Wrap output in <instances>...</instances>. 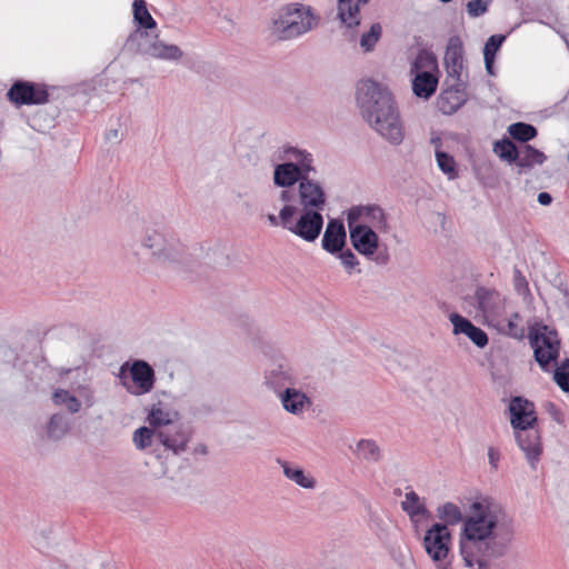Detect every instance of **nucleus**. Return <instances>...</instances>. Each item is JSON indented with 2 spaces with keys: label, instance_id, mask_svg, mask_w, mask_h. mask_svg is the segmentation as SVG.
I'll list each match as a JSON object with an SVG mask.
<instances>
[{
  "label": "nucleus",
  "instance_id": "nucleus-21",
  "mask_svg": "<svg viewBox=\"0 0 569 569\" xmlns=\"http://www.w3.org/2000/svg\"><path fill=\"white\" fill-rule=\"evenodd\" d=\"M475 299L477 300L478 309L486 317H495L501 310V297L496 290L480 287L476 290Z\"/></svg>",
  "mask_w": 569,
  "mask_h": 569
},
{
  "label": "nucleus",
  "instance_id": "nucleus-35",
  "mask_svg": "<svg viewBox=\"0 0 569 569\" xmlns=\"http://www.w3.org/2000/svg\"><path fill=\"white\" fill-rule=\"evenodd\" d=\"M436 68H437V61H436L435 56L427 50H421L417 54V57L411 66V72L418 73L423 70H428L429 72H432V70H435Z\"/></svg>",
  "mask_w": 569,
  "mask_h": 569
},
{
  "label": "nucleus",
  "instance_id": "nucleus-2",
  "mask_svg": "<svg viewBox=\"0 0 569 569\" xmlns=\"http://www.w3.org/2000/svg\"><path fill=\"white\" fill-rule=\"evenodd\" d=\"M357 101L363 119L385 140L399 146L405 139V126L390 90L376 81H361Z\"/></svg>",
  "mask_w": 569,
  "mask_h": 569
},
{
  "label": "nucleus",
  "instance_id": "nucleus-39",
  "mask_svg": "<svg viewBox=\"0 0 569 569\" xmlns=\"http://www.w3.org/2000/svg\"><path fill=\"white\" fill-rule=\"evenodd\" d=\"M153 439L156 438V429L152 430L148 427H140L133 432V442L138 449H146L151 446Z\"/></svg>",
  "mask_w": 569,
  "mask_h": 569
},
{
  "label": "nucleus",
  "instance_id": "nucleus-3",
  "mask_svg": "<svg viewBox=\"0 0 569 569\" xmlns=\"http://www.w3.org/2000/svg\"><path fill=\"white\" fill-rule=\"evenodd\" d=\"M509 411L516 441L525 452L528 462L535 468L542 452L540 432L536 426L535 406L527 399L515 397L510 401Z\"/></svg>",
  "mask_w": 569,
  "mask_h": 569
},
{
  "label": "nucleus",
  "instance_id": "nucleus-31",
  "mask_svg": "<svg viewBox=\"0 0 569 569\" xmlns=\"http://www.w3.org/2000/svg\"><path fill=\"white\" fill-rule=\"evenodd\" d=\"M353 452L359 459L373 463L380 461L382 457L380 447L372 439L359 440Z\"/></svg>",
  "mask_w": 569,
  "mask_h": 569
},
{
  "label": "nucleus",
  "instance_id": "nucleus-51",
  "mask_svg": "<svg viewBox=\"0 0 569 569\" xmlns=\"http://www.w3.org/2000/svg\"><path fill=\"white\" fill-rule=\"evenodd\" d=\"M117 136H118L117 130H113V131H110V132L108 133L107 138H108V139H111V137L117 138Z\"/></svg>",
  "mask_w": 569,
  "mask_h": 569
},
{
  "label": "nucleus",
  "instance_id": "nucleus-27",
  "mask_svg": "<svg viewBox=\"0 0 569 569\" xmlns=\"http://www.w3.org/2000/svg\"><path fill=\"white\" fill-rule=\"evenodd\" d=\"M70 429V419L64 413L57 412L50 417L46 427V435L48 439L57 441L67 436Z\"/></svg>",
  "mask_w": 569,
  "mask_h": 569
},
{
  "label": "nucleus",
  "instance_id": "nucleus-24",
  "mask_svg": "<svg viewBox=\"0 0 569 569\" xmlns=\"http://www.w3.org/2000/svg\"><path fill=\"white\" fill-rule=\"evenodd\" d=\"M278 463L282 468L284 477L297 486L305 489H313L316 487V479L310 473H307L301 467L280 459L278 460Z\"/></svg>",
  "mask_w": 569,
  "mask_h": 569
},
{
  "label": "nucleus",
  "instance_id": "nucleus-16",
  "mask_svg": "<svg viewBox=\"0 0 569 569\" xmlns=\"http://www.w3.org/2000/svg\"><path fill=\"white\" fill-rule=\"evenodd\" d=\"M536 361L543 370H548L551 361H555L559 353V342L556 335L540 333L532 338Z\"/></svg>",
  "mask_w": 569,
  "mask_h": 569
},
{
  "label": "nucleus",
  "instance_id": "nucleus-6",
  "mask_svg": "<svg viewBox=\"0 0 569 569\" xmlns=\"http://www.w3.org/2000/svg\"><path fill=\"white\" fill-rule=\"evenodd\" d=\"M315 26L316 20L309 8L287 6L272 18L270 32L277 40H290L308 32Z\"/></svg>",
  "mask_w": 569,
  "mask_h": 569
},
{
  "label": "nucleus",
  "instance_id": "nucleus-20",
  "mask_svg": "<svg viewBox=\"0 0 569 569\" xmlns=\"http://www.w3.org/2000/svg\"><path fill=\"white\" fill-rule=\"evenodd\" d=\"M347 241V232L340 220L331 219L325 229L322 237V248L331 254L340 252Z\"/></svg>",
  "mask_w": 569,
  "mask_h": 569
},
{
  "label": "nucleus",
  "instance_id": "nucleus-18",
  "mask_svg": "<svg viewBox=\"0 0 569 569\" xmlns=\"http://www.w3.org/2000/svg\"><path fill=\"white\" fill-rule=\"evenodd\" d=\"M445 66L448 77L453 81H460L463 69V44L459 37L453 36L449 39L446 53Z\"/></svg>",
  "mask_w": 569,
  "mask_h": 569
},
{
  "label": "nucleus",
  "instance_id": "nucleus-32",
  "mask_svg": "<svg viewBox=\"0 0 569 569\" xmlns=\"http://www.w3.org/2000/svg\"><path fill=\"white\" fill-rule=\"evenodd\" d=\"M133 20L140 27L146 29H154L156 20L150 14L144 0H134L133 2Z\"/></svg>",
  "mask_w": 569,
  "mask_h": 569
},
{
  "label": "nucleus",
  "instance_id": "nucleus-13",
  "mask_svg": "<svg viewBox=\"0 0 569 569\" xmlns=\"http://www.w3.org/2000/svg\"><path fill=\"white\" fill-rule=\"evenodd\" d=\"M347 222L348 224L356 222L357 224L371 226L372 230L377 229L385 232L389 229L385 211L376 204L350 208L347 213Z\"/></svg>",
  "mask_w": 569,
  "mask_h": 569
},
{
  "label": "nucleus",
  "instance_id": "nucleus-1",
  "mask_svg": "<svg viewBox=\"0 0 569 569\" xmlns=\"http://www.w3.org/2000/svg\"><path fill=\"white\" fill-rule=\"evenodd\" d=\"M436 512L439 521L433 525H445L450 529V526L460 523L458 551L465 567L489 569L493 560L508 553L515 531L498 506L477 500L465 513L458 505L447 501L439 505Z\"/></svg>",
  "mask_w": 569,
  "mask_h": 569
},
{
  "label": "nucleus",
  "instance_id": "nucleus-43",
  "mask_svg": "<svg viewBox=\"0 0 569 569\" xmlns=\"http://www.w3.org/2000/svg\"><path fill=\"white\" fill-rule=\"evenodd\" d=\"M491 0H470L467 6V13L471 18H478L485 14L490 6Z\"/></svg>",
  "mask_w": 569,
  "mask_h": 569
},
{
  "label": "nucleus",
  "instance_id": "nucleus-46",
  "mask_svg": "<svg viewBox=\"0 0 569 569\" xmlns=\"http://www.w3.org/2000/svg\"><path fill=\"white\" fill-rule=\"evenodd\" d=\"M342 266L349 271L353 269L359 262L355 253L350 249L341 250L337 253Z\"/></svg>",
  "mask_w": 569,
  "mask_h": 569
},
{
  "label": "nucleus",
  "instance_id": "nucleus-48",
  "mask_svg": "<svg viewBox=\"0 0 569 569\" xmlns=\"http://www.w3.org/2000/svg\"><path fill=\"white\" fill-rule=\"evenodd\" d=\"M552 201V197L548 192H540L538 194V202L542 206H548Z\"/></svg>",
  "mask_w": 569,
  "mask_h": 569
},
{
  "label": "nucleus",
  "instance_id": "nucleus-33",
  "mask_svg": "<svg viewBox=\"0 0 569 569\" xmlns=\"http://www.w3.org/2000/svg\"><path fill=\"white\" fill-rule=\"evenodd\" d=\"M546 160V156L543 152L538 149L526 144L523 150L519 152V157L517 159V164L519 167H532L533 164H541Z\"/></svg>",
  "mask_w": 569,
  "mask_h": 569
},
{
  "label": "nucleus",
  "instance_id": "nucleus-10",
  "mask_svg": "<svg viewBox=\"0 0 569 569\" xmlns=\"http://www.w3.org/2000/svg\"><path fill=\"white\" fill-rule=\"evenodd\" d=\"M118 377L126 390L134 396L150 392L156 382L154 370L144 360H134L131 365L123 363Z\"/></svg>",
  "mask_w": 569,
  "mask_h": 569
},
{
  "label": "nucleus",
  "instance_id": "nucleus-44",
  "mask_svg": "<svg viewBox=\"0 0 569 569\" xmlns=\"http://www.w3.org/2000/svg\"><path fill=\"white\" fill-rule=\"evenodd\" d=\"M505 40L506 37L502 34L491 36L485 43L483 56H489L495 59L497 51L499 50Z\"/></svg>",
  "mask_w": 569,
  "mask_h": 569
},
{
  "label": "nucleus",
  "instance_id": "nucleus-14",
  "mask_svg": "<svg viewBox=\"0 0 569 569\" xmlns=\"http://www.w3.org/2000/svg\"><path fill=\"white\" fill-rule=\"evenodd\" d=\"M156 438L166 449L180 455L186 451L191 433L182 425L177 423L156 430Z\"/></svg>",
  "mask_w": 569,
  "mask_h": 569
},
{
  "label": "nucleus",
  "instance_id": "nucleus-5",
  "mask_svg": "<svg viewBox=\"0 0 569 569\" xmlns=\"http://www.w3.org/2000/svg\"><path fill=\"white\" fill-rule=\"evenodd\" d=\"M141 250H147L158 263L172 266L183 260L182 244L171 236L153 228H146L132 244V252L141 259Z\"/></svg>",
  "mask_w": 569,
  "mask_h": 569
},
{
  "label": "nucleus",
  "instance_id": "nucleus-7",
  "mask_svg": "<svg viewBox=\"0 0 569 569\" xmlns=\"http://www.w3.org/2000/svg\"><path fill=\"white\" fill-rule=\"evenodd\" d=\"M277 199L281 206L321 212L327 203V193L321 182L303 177L296 189H282Z\"/></svg>",
  "mask_w": 569,
  "mask_h": 569
},
{
  "label": "nucleus",
  "instance_id": "nucleus-49",
  "mask_svg": "<svg viewBox=\"0 0 569 569\" xmlns=\"http://www.w3.org/2000/svg\"><path fill=\"white\" fill-rule=\"evenodd\" d=\"M486 70L489 74H493L492 67L495 59L489 56H483Z\"/></svg>",
  "mask_w": 569,
  "mask_h": 569
},
{
  "label": "nucleus",
  "instance_id": "nucleus-41",
  "mask_svg": "<svg viewBox=\"0 0 569 569\" xmlns=\"http://www.w3.org/2000/svg\"><path fill=\"white\" fill-rule=\"evenodd\" d=\"M503 331L510 337L522 338L525 335V329L521 325V317L518 313H512L506 320Z\"/></svg>",
  "mask_w": 569,
  "mask_h": 569
},
{
  "label": "nucleus",
  "instance_id": "nucleus-4",
  "mask_svg": "<svg viewBox=\"0 0 569 569\" xmlns=\"http://www.w3.org/2000/svg\"><path fill=\"white\" fill-rule=\"evenodd\" d=\"M271 227H281L298 238L313 242L323 227V217L318 210L297 209L293 206H281L279 213L267 214Z\"/></svg>",
  "mask_w": 569,
  "mask_h": 569
},
{
  "label": "nucleus",
  "instance_id": "nucleus-38",
  "mask_svg": "<svg viewBox=\"0 0 569 569\" xmlns=\"http://www.w3.org/2000/svg\"><path fill=\"white\" fill-rule=\"evenodd\" d=\"M495 152L508 162L517 161L519 152L510 140H502L495 143Z\"/></svg>",
  "mask_w": 569,
  "mask_h": 569
},
{
  "label": "nucleus",
  "instance_id": "nucleus-11",
  "mask_svg": "<svg viewBox=\"0 0 569 569\" xmlns=\"http://www.w3.org/2000/svg\"><path fill=\"white\" fill-rule=\"evenodd\" d=\"M348 227L351 244L357 252L367 258H372L377 264L383 266L388 263L389 254L387 251L379 252L373 257L379 248V237L377 232L371 229V226L352 222L348 224Z\"/></svg>",
  "mask_w": 569,
  "mask_h": 569
},
{
  "label": "nucleus",
  "instance_id": "nucleus-25",
  "mask_svg": "<svg viewBox=\"0 0 569 569\" xmlns=\"http://www.w3.org/2000/svg\"><path fill=\"white\" fill-rule=\"evenodd\" d=\"M437 86L438 79L428 70L416 73L412 80L413 93L423 99L430 98L436 92Z\"/></svg>",
  "mask_w": 569,
  "mask_h": 569
},
{
  "label": "nucleus",
  "instance_id": "nucleus-22",
  "mask_svg": "<svg viewBox=\"0 0 569 569\" xmlns=\"http://www.w3.org/2000/svg\"><path fill=\"white\" fill-rule=\"evenodd\" d=\"M279 397L283 409L291 415H300L311 406L305 392L291 387L286 388Z\"/></svg>",
  "mask_w": 569,
  "mask_h": 569
},
{
  "label": "nucleus",
  "instance_id": "nucleus-40",
  "mask_svg": "<svg viewBox=\"0 0 569 569\" xmlns=\"http://www.w3.org/2000/svg\"><path fill=\"white\" fill-rule=\"evenodd\" d=\"M553 380L562 391L569 392V359H565L561 365L556 368Z\"/></svg>",
  "mask_w": 569,
  "mask_h": 569
},
{
  "label": "nucleus",
  "instance_id": "nucleus-19",
  "mask_svg": "<svg viewBox=\"0 0 569 569\" xmlns=\"http://www.w3.org/2000/svg\"><path fill=\"white\" fill-rule=\"evenodd\" d=\"M449 320L453 327L452 333L455 336H467L478 348H485L488 345L487 333L479 327H476L469 319L452 312L449 315Z\"/></svg>",
  "mask_w": 569,
  "mask_h": 569
},
{
  "label": "nucleus",
  "instance_id": "nucleus-15",
  "mask_svg": "<svg viewBox=\"0 0 569 569\" xmlns=\"http://www.w3.org/2000/svg\"><path fill=\"white\" fill-rule=\"evenodd\" d=\"M8 97L17 104H41L48 101L44 88L30 82H16L9 90Z\"/></svg>",
  "mask_w": 569,
  "mask_h": 569
},
{
  "label": "nucleus",
  "instance_id": "nucleus-17",
  "mask_svg": "<svg viewBox=\"0 0 569 569\" xmlns=\"http://www.w3.org/2000/svg\"><path fill=\"white\" fill-rule=\"evenodd\" d=\"M467 99L466 86L460 79V81H455L450 88L442 90L438 97L437 104L443 114H452L465 104Z\"/></svg>",
  "mask_w": 569,
  "mask_h": 569
},
{
  "label": "nucleus",
  "instance_id": "nucleus-23",
  "mask_svg": "<svg viewBox=\"0 0 569 569\" xmlns=\"http://www.w3.org/2000/svg\"><path fill=\"white\" fill-rule=\"evenodd\" d=\"M303 177L299 176L298 169L288 162L279 163L273 170V183L282 189H296Z\"/></svg>",
  "mask_w": 569,
  "mask_h": 569
},
{
  "label": "nucleus",
  "instance_id": "nucleus-9",
  "mask_svg": "<svg viewBox=\"0 0 569 569\" xmlns=\"http://www.w3.org/2000/svg\"><path fill=\"white\" fill-rule=\"evenodd\" d=\"M126 46H136V52L159 60L178 61L183 56L178 46L168 44L160 40L158 34L151 37L148 31H141L140 29L129 34Z\"/></svg>",
  "mask_w": 569,
  "mask_h": 569
},
{
  "label": "nucleus",
  "instance_id": "nucleus-37",
  "mask_svg": "<svg viewBox=\"0 0 569 569\" xmlns=\"http://www.w3.org/2000/svg\"><path fill=\"white\" fill-rule=\"evenodd\" d=\"M382 34V27L380 23L371 24L369 31L365 32L360 38V47L365 52L373 50L376 43Z\"/></svg>",
  "mask_w": 569,
  "mask_h": 569
},
{
  "label": "nucleus",
  "instance_id": "nucleus-45",
  "mask_svg": "<svg viewBox=\"0 0 569 569\" xmlns=\"http://www.w3.org/2000/svg\"><path fill=\"white\" fill-rule=\"evenodd\" d=\"M513 287L517 293L521 296L529 295L528 281L518 268L513 269Z\"/></svg>",
  "mask_w": 569,
  "mask_h": 569
},
{
  "label": "nucleus",
  "instance_id": "nucleus-12",
  "mask_svg": "<svg viewBox=\"0 0 569 569\" xmlns=\"http://www.w3.org/2000/svg\"><path fill=\"white\" fill-rule=\"evenodd\" d=\"M52 403L57 407H63L70 415L78 413L82 405L89 409L96 403L94 389L89 385H80L76 388V393L57 388L51 396Z\"/></svg>",
  "mask_w": 569,
  "mask_h": 569
},
{
  "label": "nucleus",
  "instance_id": "nucleus-29",
  "mask_svg": "<svg viewBox=\"0 0 569 569\" xmlns=\"http://www.w3.org/2000/svg\"><path fill=\"white\" fill-rule=\"evenodd\" d=\"M401 508L407 512L411 521H416L418 517H425L429 513L426 505L415 491H409L405 495Z\"/></svg>",
  "mask_w": 569,
  "mask_h": 569
},
{
  "label": "nucleus",
  "instance_id": "nucleus-42",
  "mask_svg": "<svg viewBox=\"0 0 569 569\" xmlns=\"http://www.w3.org/2000/svg\"><path fill=\"white\" fill-rule=\"evenodd\" d=\"M437 163L441 171L449 174V178H456L457 172L455 168V159L446 152L437 151Z\"/></svg>",
  "mask_w": 569,
  "mask_h": 569
},
{
  "label": "nucleus",
  "instance_id": "nucleus-47",
  "mask_svg": "<svg viewBox=\"0 0 569 569\" xmlns=\"http://www.w3.org/2000/svg\"><path fill=\"white\" fill-rule=\"evenodd\" d=\"M488 458H489V463L491 465V467L493 469H497L498 468V461L500 459V453L499 451L496 449V448H489L488 449Z\"/></svg>",
  "mask_w": 569,
  "mask_h": 569
},
{
  "label": "nucleus",
  "instance_id": "nucleus-50",
  "mask_svg": "<svg viewBox=\"0 0 569 569\" xmlns=\"http://www.w3.org/2000/svg\"><path fill=\"white\" fill-rule=\"evenodd\" d=\"M207 446L200 443L194 448V453L207 455Z\"/></svg>",
  "mask_w": 569,
  "mask_h": 569
},
{
  "label": "nucleus",
  "instance_id": "nucleus-30",
  "mask_svg": "<svg viewBox=\"0 0 569 569\" xmlns=\"http://www.w3.org/2000/svg\"><path fill=\"white\" fill-rule=\"evenodd\" d=\"M287 153H289L292 159L289 162L298 169L300 177H310L311 172H316L311 153L299 149H290Z\"/></svg>",
  "mask_w": 569,
  "mask_h": 569
},
{
  "label": "nucleus",
  "instance_id": "nucleus-26",
  "mask_svg": "<svg viewBox=\"0 0 569 569\" xmlns=\"http://www.w3.org/2000/svg\"><path fill=\"white\" fill-rule=\"evenodd\" d=\"M368 0H338V16L342 23L351 28L360 23L359 7Z\"/></svg>",
  "mask_w": 569,
  "mask_h": 569
},
{
  "label": "nucleus",
  "instance_id": "nucleus-28",
  "mask_svg": "<svg viewBox=\"0 0 569 569\" xmlns=\"http://www.w3.org/2000/svg\"><path fill=\"white\" fill-rule=\"evenodd\" d=\"M264 379L267 387L279 396L286 388H290L289 386L291 385V377L282 366H278L267 371Z\"/></svg>",
  "mask_w": 569,
  "mask_h": 569
},
{
  "label": "nucleus",
  "instance_id": "nucleus-36",
  "mask_svg": "<svg viewBox=\"0 0 569 569\" xmlns=\"http://www.w3.org/2000/svg\"><path fill=\"white\" fill-rule=\"evenodd\" d=\"M149 423L156 430L164 428L167 426L177 425L172 420V416L169 411L161 409L160 407H153L148 417Z\"/></svg>",
  "mask_w": 569,
  "mask_h": 569
},
{
  "label": "nucleus",
  "instance_id": "nucleus-8",
  "mask_svg": "<svg viewBox=\"0 0 569 569\" xmlns=\"http://www.w3.org/2000/svg\"><path fill=\"white\" fill-rule=\"evenodd\" d=\"M422 547L435 569H452V533L445 525H431L423 535Z\"/></svg>",
  "mask_w": 569,
  "mask_h": 569
},
{
  "label": "nucleus",
  "instance_id": "nucleus-34",
  "mask_svg": "<svg viewBox=\"0 0 569 569\" xmlns=\"http://www.w3.org/2000/svg\"><path fill=\"white\" fill-rule=\"evenodd\" d=\"M509 134L521 142H527L533 139L537 136V129L529 123L525 122H516L509 126L508 128Z\"/></svg>",
  "mask_w": 569,
  "mask_h": 569
}]
</instances>
